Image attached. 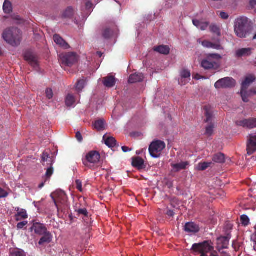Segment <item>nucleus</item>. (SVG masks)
Wrapping results in <instances>:
<instances>
[{
  "label": "nucleus",
  "mask_w": 256,
  "mask_h": 256,
  "mask_svg": "<svg viewBox=\"0 0 256 256\" xmlns=\"http://www.w3.org/2000/svg\"><path fill=\"white\" fill-rule=\"evenodd\" d=\"M104 85L107 88L112 87V74H110L104 78L102 80Z\"/></svg>",
  "instance_id": "nucleus-31"
},
{
  "label": "nucleus",
  "mask_w": 256,
  "mask_h": 256,
  "mask_svg": "<svg viewBox=\"0 0 256 256\" xmlns=\"http://www.w3.org/2000/svg\"><path fill=\"white\" fill-rule=\"evenodd\" d=\"M46 96L47 98L50 100L53 97V92L50 88H47L46 90Z\"/></svg>",
  "instance_id": "nucleus-44"
},
{
  "label": "nucleus",
  "mask_w": 256,
  "mask_h": 256,
  "mask_svg": "<svg viewBox=\"0 0 256 256\" xmlns=\"http://www.w3.org/2000/svg\"><path fill=\"white\" fill-rule=\"evenodd\" d=\"M54 40L57 44L64 49H68L70 47L68 44L58 34H55L54 36Z\"/></svg>",
  "instance_id": "nucleus-16"
},
{
  "label": "nucleus",
  "mask_w": 256,
  "mask_h": 256,
  "mask_svg": "<svg viewBox=\"0 0 256 256\" xmlns=\"http://www.w3.org/2000/svg\"><path fill=\"white\" fill-rule=\"evenodd\" d=\"M60 60L62 66H72L78 62V56L74 52H68L59 56Z\"/></svg>",
  "instance_id": "nucleus-6"
},
{
  "label": "nucleus",
  "mask_w": 256,
  "mask_h": 256,
  "mask_svg": "<svg viewBox=\"0 0 256 256\" xmlns=\"http://www.w3.org/2000/svg\"><path fill=\"white\" fill-rule=\"evenodd\" d=\"M219 16L223 20H227L229 16L227 13L223 12H220Z\"/></svg>",
  "instance_id": "nucleus-50"
},
{
  "label": "nucleus",
  "mask_w": 256,
  "mask_h": 256,
  "mask_svg": "<svg viewBox=\"0 0 256 256\" xmlns=\"http://www.w3.org/2000/svg\"><path fill=\"white\" fill-rule=\"evenodd\" d=\"M8 194V193L4 190L0 188V198H6Z\"/></svg>",
  "instance_id": "nucleus-47"
},
{
  "label": "nucleus",
  "mask_w": 256,
  "mask_h": 256,
  "mask_svg": "<svg viewBox=\"0 0 256 256\" xmlns=\"http://www.w3.org/2000/svg\"><path fill=\"white\" fill-rule=\"evenodd\" d=\"M201 66L205 70H211L215 68L216 64L215 62H211L208 59L204 60L201 62Z\"/></svg>",
  "instance_id": "nucleus-22"
},
{
  "label": "nucleus",
  "mask_w": 256,
  "mask_h": 256,
  "mask_svg": "<svg viewBox=\"0 0 256 256\" xmlns=\"http://www.w3.org/2000/svg\"><path fill=\"white\" fill-rule=\"evenodd\" d=\"M15 210L17 212L14 216L15 220L16 221H20L28 218V215L26 210L16 207Z\"/></svg>",
  "instance_id": "nucleus-14"
},
{
  "label": "nucleus",
  "mask_w": 256,
  "mask_h": 256,
  "mask_svg": "<svg viewBox=\"0 0 256 256\" xmlns=\"http://www.w3.org/2000/svg\"><path fill=\"white\" fill-rule=\"evenodd\" d=\"M236 124L238 126H242L246 128H256V118H251L248 119L236 120Z\"/></svg>",
  "instance_id": "nucleus-10"
},
{
  "label": "nucleus",
  "mask_w": 256,
  "mask_h": 256,
  "mask_svg": "<svg viewBox=\"0 0 256 256\" xmlns=\"http://www.w3.org/2000/svg\"><path fill=\"white\" fill-rule=\"evenodd\" d=\"M54 172V168L52 167V166L50 165V168H48L47 169L46 172V176L47 178H49L52 176V175L53 174Z\"/></svg>",
  "instance_id": "nucleus-46"
},
{
  "label": "nucleus",
  "mask_w": 256,
  "mask_h": 256,
  "mask_svg": "<svg viewBox=\"0 0 256 256\" xmlns=\"http://www.w3.org/2000/svg\"><path fill=\"white\" fill-rule=\"evenodd\" d=\"M211 48L216 49V50H220L222 48L220 44L219 43L214 44L212 42V45Z\"/></svg>",
  "instance_id": "nucleus-52"
},
{
  "label": "nucleus",
  "mask_w": 256,
  "mask_h": 256,
  "mask_svg": "<svg viewBox=\"0 0 256 256\" xmlns=\"http://www.w3.org/2000/svg\"><path fill=\"white\" fill-rule=\"evenodd\" d=\"M256 80L254 75L250 74L246 77L244 80L242 84L240 94L243 102H248L246 94H248L247 89L250 84Z\"/></svg>",
  "instance_id": "nucleus-8"
},
{
  "label": "nucleus",
  "mask_w": 256,
  "mask_h": 256,
  "mask_svg": "<svg viewBox=\"0 0 256 256\" xmlns=\"http://www.w3.org/2000/svg\"><path fill=\"white\" fill-rule=\"evenodd\" d=\"M144 78L142 73H134L130 75L128 79L129 83L134 84L142 82Z\"/></svg>",
  "instance_id": "nucleus-17"
},
{
  "label": "nucleus",
  "mask_w": 256,
  "mask_h": 256,
  "mask_svg": "<svg viewBox=\"0 0 256 256\" xmlns=\"http://www.w3.org/2000/svg\"><path fill=\"white\" fill-rule=\"evenodd\" d=\"M230 238L227 236H222L218 238V244H222V248H226L229 244Z\"/></svg>",
  "instance_id": "nucleus-28"
},
{
  "label": "nucleus",
  "mask_w": 256,
  "mask_h": 256,
  "mask_svg": "<svg viewBox=\"0 0 256 256\" xmlns=\"http://www.w3.org/2000/svg\"><path fill=\"white\" fill-rule=\"evenodd\" d=\"M31 231H34V233L40 236H42L48 231L46 228L40 223L36 222L30 228Z\"/></svg>",
  "instance_id": "nucleus-13"
},
{
  "label": "nucleus",
  "mask_w": 256,
  "mask_h": 256,
  "mask_svg": "<svg viewBox=\"0 0 256 256\" xmlns=\"http://www.w3.org/2000/svg\"><path fill=\"white\" fill-rule=\"evenodd\" d=\"M246 150L248 155L252 154L256 151V136H250L247 144Z\"/></svg>",
  "instance_id": "nucleus-12"
},
{
  "label": "nucleus",
  "mask_w": 256,
  "mask_h": 256,
  "mask_svg": "<svg viewBox=\"0 0 256 256\" xmlns=\"http://www.w3.org/2000/svg\"><path fill=\"white\" fill-rule=\"evenodd\" d=\"M76 189L80 192H82V182L80 180L76 181Z\"/></svg>",
  "instance_id": "nucleus-45"
},
{
  "label": "nucleus",
  "mask_w": 256,
  "mask_h": 256,
  "mask_svg": "<svg viewBox=\"0 0 256 256\" xmlns=\"http://www.w3.org/2000/svg\"><path fill=\"white\" fill-rule=\"evenodd\" d=\"M122 149L124 152H130L132 150L131 149L129 148L128 147H127L126 146H122Z\"/></svg>",
  "instance_id": "nucleus-57"
},
{
  "label": "nucleus",
  "mask_w": 256,
  "mask_h": 256,
  "mask_svg": "<svg viewBox=\"0 0 256 256\" xmlns=\"http://www.w3.org/2000/svg\"><path fill=\"white\" fill-rule=\"evenodd\" d=\"M188 82V80L182 79V78H180V80L178 82L179 84H180L181 86L185 85Z\"/></svg>",
  "instance_id": "nucleus-54"
},
{
  "label": "nucleus",
  "mask_w": 256,
  "mask_h": 256,
  "mask_svg": "<svg viewBox=\"0 0 256 256\" xmlns=\"http://www.w3.org/2000/svg\"><path fill=\"white\" fill-rule=\"evenodd\" d=\"M132 165L138 170L142 169L144 168V160L139 156L134 158H132Z\"/></svg>",
  "instance_id": "nucleus-19"
},
{
  "label": "nucleus",
  "mask_w": 256,
  "mask_h": 256,
  "mask_svg": "<svg viewBox=\"0 0 256 256\" xmlns=\"http://www.w3.org/2000/svg\"><path fill=\"white\" fill-rule=\"evenodd\" d=\"M210 30L212 32L216 34L218 36L220 35V29L215 24H212L210 26Z\"/></svg>",
  "instance_id": "nucleus-38"
},
{
  "label": "nucleus",
  "mask_w": 256,
  "mask_h": 256,
  "mask_svg": "<svg viewBox=\"0 0 256 256\" xmlns=\"http://www.w3.org/2000/svg\"><path fill=\"white\" fill-rule=\"evenodd\" d=\"M75 212L78 213V216L83 215L84 216H88V212L86 208H78L76 209Z\"/></svg>",
  "instance_id": "nucleus-43"
},
{
  "label": "nucleus",
  "mask_w": 256,
  "mask_h": 256,
  "mask_svg": "<svg viewBox=\"0 0 256 256\" xmlns=\"http://www.w3.org/2000/svg\"><path fill=\"white\" fill-rule=\"evenodd\" d=\"M42 160L44 162L48 161L50 162V164L52 165V160L50 157H49V155L47 152H44L42 153Z\"/></svg>",
  "instance_id": "nucleus-40"
},
{
  "label": "nucleus",
  "mask_w": 256,
  "mask_h": 256,
  "mask_svg": "<svg viewBox=\"0 0 256 256\" xmlns=\"http://www.w3.org/2000/svg\"><path fill=\"white\" fill-rule=\"evenodd\" d=\"M253 28L250 25L248 18L240 17L234 22V32L236 36L241 38H250L256 39V32L254 34Z\"/></svg>",
  "instance_id": "nucleus-1"
},
{
  "label": "nucleus",
  "mask_w": 256,
  "mask_h": 256,
  "mask_svg": "<svg viewBox=\"0 0 256 256\" xmlns=\"http://www.w3.org/2000/svg\"><path fill=\"white\" fill-rule=\"evenodd\" d=\"M220 256H230L226 252H222L220 254Z\"/></svg>",
  "instance_id": "nucleus-61"
},
{
  "label": "nucleus",
  "mask_w": 256,
  "mask_h": 256,
  "mask_svg": "<svg viewBox=\"0 0 256 256\" xmlns=\"http://www.w3.org/2000/svg\"><path fill=\"white\" fill-rule=\"evenodd\" d=\"M184 230L188 232L195 234L199 232L200 228L195 223L190 222L186 224L184 226Z\"/></svg>",
  "instance_id": "nucleus-15"
},
{
  "label": "nucleus",
  "mask_w": 256,
  "mask_h": 256,
  "mask_svg": "<svg viewBox=\"0 0 256 256\" xmlns=\"http://www.w3.org/2000/svg\"><path fill=\"white\" fill-rule=\"evenodd\" d=\"M192 23L194 26L202 30H206L209 25L208 22H202L198 20H193Z\"/></svg>",
  "instance_id": "nucleus-26"
},
{
  "label": "nucleus",
  "mask_w": 256,
  "mask_h": 256,
  "mask_svg": "<svg viewBox=\"0 0 256 256\" xmlns=\"http://www.w3.org/2000/svg\"><path fill=\"white\" fill-rule=\"evenodd\" d=\"M166 214L169 216L172 217L174 216V211L172 210H168L166 212Z\"/></svg>",
  "instance_id": "nucleus-58"
},
{
  "label": "nucleus",
  "mask_w": 256,
  "mask_h": 256,
  "mask_svg": "<svg viewBox=\"0 0 256 256\" xmlns=\"http://www.w3.org/2000/svg\"><path fill=\"white\" fill-rule=\"evenodd\" d=\"M214 124L210 122L206 128L205 134L210 136H211L214 132Z\"/></svg>",
  "instance_id": "nucleus-37"
},
{
  "label": "nucleus",
  "mask_w": 256,
  "mask_h": 256,
  "mask_svg": "<svg viewBox=\"0 0 256 256\" xmlns=\"http://www.w3.org/2000/svg\"><path fill=\"white\" fill-rule=\"evenodd\" d=\"M54 200L58 212L61 211L62 212H65V211L68 208L69 204L68 203V198L64 192L60 193L56 199H54Z\"/></svg>",
  "instance_id": "nucleus-7"
},
{
  "label": "nucleus",
  "mask_w": 256,
  "mask_h": 256,
  "mask_svg": "<svg viewBox=\"0 0 256 256\" xmlns=\"http://www.w3.org/2000/svg\"><path fill=\"white\" fill-rule=\"evenodd\" d=\"M236 85V80L230 77H226L221 78L217 81L215 84L214 86L216 88H232Z\"/></svg>",
  "instance_id": "nucleus-9"
},
{
  "label": "nucleus",
  "mask_w": 256,
  "mask_h": 256,
  "mask_svg": "<svg viewBox=\"0 0 256 256\" xmlns=\"http://www.w3.org/2000/svg\"><path fill=\"white\" fill-rule=\"evenodd\" d=\"M76 102L74 96L72 94H68L65 99V103L67 106L70 107L72 106Z\"/></svg>",
  "instance_id": "nucleus-29"
},
{
  "label": "nucleus",
  "mask_w": 256,
  "mask_h": 256,
  "mask_svg": "<svg viewBox=\"0 0 256 256\" xmlns=\"http://www.w3.org/2000/svg\"><path fill=\"white\" fill-rule=\"evenodd\" d=\"M28 224L26 221H23L18 224L17 228L18 229H22Z\"/></svg>",
  "instance_id": "nucleus-49"
},
{
  "label": "nucleus",
  "mask_w": 256,
  "mask_h": 256,
  "mask_svg": "<svg viewBox=\"0 0 256 256\" xmlns=\"http://www.w3.org/2000/svg\"><path fill=\"white\" fill-rule=\"evenodd\" d=\"M166 148L165 143L160 140L152 142L149 146V152L150 156L154 158H158L162 150Z\"/></svg>",
  "instance_id": "nucleus-5"
},
{
  "label": "nucleus",
  "mask_w": 256,
  "mask_h": 256,
  "mask_svg": "<svg viewBox=\"0 0 256 256\" xmlns=\"http://www.w3.org/2000/svg\"><path fill=\"white\" fill-rule=\"evenodd\" d=\"M102 141L104 142L105 144L110 148H112V136L105 134L103 136Z\"/></svg>",
  "instance_id": "nucleus-33"
},
{
  "label": "nucleus",
  "mask_w": 256,
  "mask_h": 256,
  "mask_svg": "<svg viewBox=\"0 0 256 256\" xmlns=\"http://www.w3.org/2000/svg\"><path fill=\"white\" fill-rule=\"evenodd\" d=\"M94 127L98 131H102L104 129V122L102 120L95 121L93 124Z\"/></svg>",
  "instance_id": "nucleus-30"
},
{
  "label": "nucleus",
  "mask_w": 256,
  "mask_h": 256,
  "mask_svg": "<svg viewBox=\"0 0 256 256\" xmlns=\"http://www.w3.org/2000/svg\"><path fill=\"white\" fill-rule=\"evenodd\" d=\"M112 32V27L111 24L105 26L102 30V36L104 39L110 38Z\"/></svg>",
  "instance_id": "nucleus-23"
},
{
  "label": "nucleus",
  "mask_w": 256,
  "mask_h": 256,
  "mask_svg": "<svg viewBox=\"0 0 256 256\" xmlns=\"http://www.w3.org/2000/svg\"><path fill=\"white\" fill-rule=\"evenodd\" d=\"M76 138L79 142H81L82 141V136L80 132H76Z\"/></svg>",
  "instance_id": "nucleus-51"
},
{
  "label": "nucleus",
  "mask_w": 256,
  "mask_h": 256,
  "mask_svg": "<svg viewBox=\"0 0 256 256\" xmlns=\"http://www.w3.org/2000/svg\"><path fill=\"white\" fill-rule=\"evenodd\" d=\"M212 162H200L198 164L197 166V169L198 170H204L207 168L210 167L212 165Z\"/></svg>",
  "instance_id": "nucleus-34"
},
{
  "label": "nucleus",
  "mask_w": 256,
  "mask_h": 256,
  "mask_svg": "<svg viewBox=\"0 0 256 256\" xmlns=\"http://www.w3.org/2000/svg\"><path fill=\"white\" fill-rule=\"evenodd\" d=\"M188 165L189 163L188 162H182L178 164H172L171 166L174 172H178L180 170H185Z\"/></svg>",
  "instance_id": "nucleus-18"
},
{
  "label": "nucleus",
  "mask_w": 256,
  "mask_h": 256,
  "mask_svg": "<svg viewBox=\"0 0 256 256\" xmlns=\"http://www.w3.org/2000/svg\"><path fill=\"white\" fill-rule=\"evenodd\" d=\"M154 52H158L160 54L167 55L170 53V48L167 46L161 45L155 46L153 48Z\"/></svg>",
  "instance_id": "nucleus-24"
},
{
  "label": "nucleus",
  "mask_w": 256,
  "mask_h": 256,
  "mask_svg": "<svg viewBox=\"0 0 256 256\" xmlns=\"http://www.w3.org/2000/svg\"><path fill=\"white\" fill-rule=\"evenodd\" d=\"M102 53L100 52H96V56H98L99 58H101L102 56Z\"/></svg>",
  "instance_id": "nucleus-62"
},
{
  "label": "nucleus",
  "mask_w": 256,
  "mask_h": 256,
  "mask_svg": "<svg viewBox=\"0 0 256 256\" xmlns=\"http://www.w3.org/2000/svg\"><path fill=\"white\" fill-rule=\"evenodd\" d=\"M210 56L216 59H220L221 58V56L218 54H212Z\"/></svg>",
  "instance_id": "nucleus-56"
},
{
  "label": "nucleus",
  "mask_w": 256,
  "mask_h": 256,
  "mask_svg": "<svg viewBox=\"0 0 256 256\" xmlns=\"http://www.w3.org/2000/svg\"><path fill=\"white\" fill-rule=\"evenodd\" d=\"M100 158V154L98 152L91 150L82 158V163L86 168L95 170L98 166Z\"/></svg>",
  "instance_id": "nucleus-4"
},
{
  "label": "nucleus",
  "mask_w": 256,
  "mask_h": 256,
  "mask_svg": "<svg viewBox=\"0 0 256 256\" xmlns=\"http://www.w3.org/2000/svg\"><path fill=\"white\" fill-rule=\"evenodd\" d=\"M116 140L113 138V148L116 146Z\"/></svg>",
  "instance_id": "nucleus-63"
},
{
  "label": "nucleus",
  "mask_w": 256,
  "mask_h": 256,
  "mask_svg": "<svg viewBox=\"0 0 256 256\" xmlns=\"http://www.w3.org/2000/svg\"><path fill=\"white\" fill-rule=\"evenodd\" d=\"M203 110H204V114L205 116L206 117V120H204L205 122H209L211 121L213 114L211 110V108L210 106H205L203 108Z\"/></svg>",
  "instance_id": "nucleus-21"
},
{
  "label": "nucleus",
  "mask_w": 256,
  "mask_h": 256,
  "mask_svg": "<svg viewBox=\"0 0 256 256\" xmlns=\"http://www.w3.org/2000/svg\"><path fill=\"white\" fill-rule=\"evenodd\" d=\"M85 84H86V80H84V79L78 80L76 84V90L78 92L82 91V90L84 88Z\"/></svg>",
  "instance_id": "nucleus-36"
},
{
  "label": "nucleus",
  "mask_w": 256,
  "mask_h": 256,
  "mask_svg": "<svg viewBox=\"0 0 256 256\" xmlns=\"http://www.w3.org/2000/svg\"><path fill=\"white\" fill-rule=\"evenodd\" d=\"M213 243L211 240H206L198 244H194L192 250L195 253L200 254V256H207L211 252L210 256H218V252L214 250Z\"/></svg>",
  "instance_id": "nucleus-3"
},
{
  "label": "nucleus",
  "mask_w": 256,
  "mask_h": 256,
  "mask_svg": "<svg viewBox=\"0 0 256 256\" xmlns=\"http://www.w3.org/2000/svg\"><path fill=\"white\" fill-rule=\"evenodd\" d=\"M212 160L214 162L216 163H224L225 162V156L223 154L218 152L214 155Z\"/></svg>",
  "instance_id": "nucleus-27"
},
{
  "label": "nucleus",
  "mask_w": 256,
  "mask_h": 256,
  "mask_svg": "<svg viewBox=\"0 0 256 256\" xmlns=\"http://www.w3.org/2000/svg\"><path fill=\"white\" fill-rule=\"evenodd\" d=\"M240 222L243 226H246L250 223V219L246 215L243 214L240 216Z\"/></svg>",
  "instance_id": "nucleus-42"
},
{
  "label": "nucleus",
  "mask_w": 256,
  "mask_h": 256,
  "mask_svg": "<svg viewBox=\"0 0 256 256\" xmlns=\"http://www.w3.org/2000/svg\"><path fill=\"white\" fill-rule=\"evenodd\" d=\"M42 236L38 242L40 245H42L45 243H50L52 240V236L50 232L47 231Z\"/></svg>",
  "instance_id": "nucleus-20"
},
{
  "label": "nucleus",
  "mask_w": 256,
  "mask_h": 256,
  "mask_svg": "<svg viewBox=\"0 0 256 256\" xmlns=\"http://www.w3.org/2000/svg\"><path fill=\"white\" fill-rule=\"evenodd\" d=\"M74 14V9L70 6L68 7L62 13V17L64 18H71Z\"/></svg>",
  "instance_id": "nucleus-32"
},
{
  "label": "nucleus",
  "mask_w": 256,
  "mask_h": 256,
  "mask_svg": "<svg viewBox=\"0 0 256 256\" xmlns=\"http://www.w3.org/2000/svg\"><path fill=\"white\" fill-rule=\"evenodd\" d=\"M250 48H242L237 50L236 52V56L237 58H242L244 56H250L251 54Z\"/></svg>",
  "instance_id": "nucleus-25"
},
{
  "label": "nucleus",
  "mask_w": 256,
  "mask_h": 256,
  "mask_svg": "<svg viewBox=\"0 0 256 256\" xmlns=\"http://www.w3.org/2000/svg\"><path fill=\"white\" fill-rule=\"evenodd\" d=\"M201 78L202 76L198 74H196L194 76V78L198 80L200 79Z\"/></svg>",
  "instance_id": "nucleus-59"
},
{
  "label": "nucleus",
  "mask_w": 256,
  "mask_h": 256,
  "mask_svg": "<svg viewBox=\"0 0 256 256\" xmlns=\"http://www.w3.org/2000/svg\"><path fill=\"white\" fill-rule=\"evenodd\" d=\"M24 60L32 67L38 66V60L37 56L30 50H27L24 54Z\"/></svg>",
  "instance_id": "nucleus-11"
},
{
  "label": "nucleus",
  "mask_w": 256,
  "mask_h": 256,
  "mask_svg": "<svg viewBox=\"0 0 256 256\" xmlns=\"http://www.w3.org/2000/svg\"><path fill=\"white\" fill-rule=\"evenodd\" d=\"M10 256H25V254L22 250L14 249L10 252Z\"/></svg>",
  "instance_id": "nucleus-39"
},
{
  "label": "nucleus",
  "mask_w": 256,
  "mask_h": 256,
  "mask_svg": "<svg viewBox=\"0 0 256 256\" xmlns=\"http://www.w3.org/2000/svg\"><path fill=\"white\" fill-rule=\"evenodd\" d=\"M180 76L182 79L188 78V80H190V72L188 70H183L180 72Z\"/></svg>",
  "instance_id": "nucleus-41"
},
{
  "label": "nucleus",
  "mask_w": 256,
  "mask_h": 256,
  "mask_svg": "<svg viewBox=\"0 0 256 256\" xmlns=\"http://www.w3.org/2000/svg\"><path fill=\"white\" fill-rule=\"evenodd\" d=\"M254 230H255V232H254V240L255 242V244H256V225L254 226Z\"/></svg>",
  "instance_id": "nucleus-60"
},
{
  "label": "nucleus",
  "mask_w": 256,
  "mask_h": 256,
  "mask_svg": "<svg viewBox=\"0 0 256 256\" xmlns=\"http://www.w3.org/2000/svg\"><path fill=\"white\" fill-rule=\"evenodd\" d=\"M3 10L5 13L10 14L12 11V4L10 2L6 0L3 5Z\"/></svg>",
  "instance_id": "nucleus-35"
},
{
  "label": "nucleus",
  "mask_w": 256,
  "mask_h": 256,
  "mask_svg": "<svg viewBox=\"0 0 256 256\" xmlns=\"http://www.w3.org/2000/svg\"><path fill=\"white\" fill-rule=\"evenodd\" d=\"M44 185V182H42L41 184H40L38 186V188H42Z\"/></svg>",
  "instance_id": "nucleus-64"
},
{
  "label": "nucleus",
  "mask_w": 256,
  "mask_h": 256,
  "mask_svg": "<svg viewBox=\"0 0 256 256\" xmlns=\"http://www.w3.org/2000/svg\"><path fill=\"white\" fill-rule=\"evenodd\" d=\"M252 94H256V88H253L251 89L250 91H248V94H246V96H248V98Z\"/></svg>",
  "instance_id": "nucleus-53"
},
{
  "label": "nucleus",
  "mask_w": 256,
  "mask_h": 256,
  "mask_svg": "<svg viewBox=\"0 0 256 256\" xmlns=\"http://www.w3.org/2000/svg\"><path fill=\"white\" fill-rule=\"evenodd\" d=\"M250 6L253 8L256 6V0H250Z\"/></svg>",
  "instance_id": "nucleus-55"
},
{
  "label": "nucleus",
  "mask_w": 256,
  "mask_h": 256,
  "mask_svg": "<svg viewBox=\"0 0 256 256\" xmlns=\"http://www.w3.org/2000/svg\"><path fill=\"white\" fill-rule=\"evenodd\" d=\"M202 45L208 48H211L212 42H208V40H204L202 42Z\"/></svg>",
  "instance_id": "nucleus-48"
},
{
  "label": "nucleus",
  "mask_w": 256,
  "mask_h": 256,
  "mask_svg": "<svg viewBox=\"0 0 256 256\" xmlns=\"http://www.w3.org/2000/svg\"><path fill=\"white\" fill-rule=\"evenodd\" d=\"M2 38L12 46H17L22 40V32L17 28L11 27L4 31Z\"/></svg>",
  "instance_id": "nucleus-2"
}]
</instances>
